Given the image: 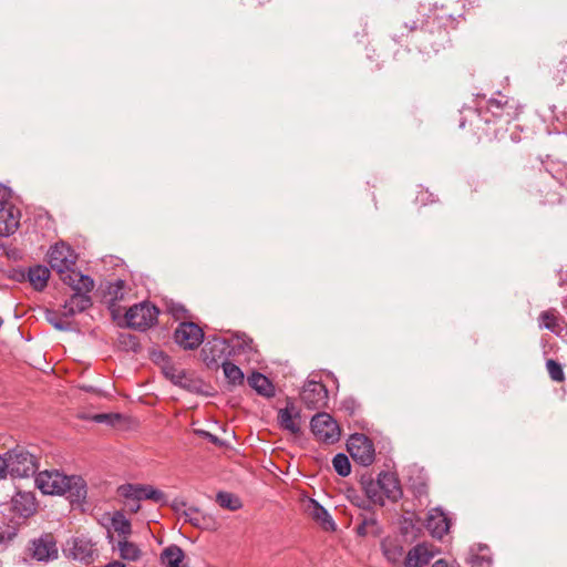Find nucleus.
<instances>
[{
  "mask_svg": "<svg viewBox=\"0 0 567 567\" xmlns=\"http://www.w3.org/2000/svg\"><path fill=\"white\" fill-rule=\"evenodd\" d=\"M196 433L198 435H200L202 437L207 439L210 443H213V444H215L217 446H223L224 445L223 441L218 436H216L215 434H212V433H209V432H207L205 430H197Z\"/></svg>",
  "mask_w": 567,
  "mask_h": 567,
  "instance_id": "37998d69",
  "label": "nucleus"
},
{
  "mask_svg": "<svg viewBox=\"0 0 567 567\" xmlns=\"http://www.w3.org/2000/svg\"><path fill=\"white\" fill-rule=\"evenodd\" d=\"M9 189L8 187H6L3 184L0 183V200L1 202H7L8 197H9Z\"/></svg>",
  "mask_w": 567,
  "mask_h": 567,
  "instance_id": "49530a36",
  "label": "nucleus"
},
{
  "mask_svg": "<svg viewBox=\"0 0 567 567\" xmlns=\"http://www.w3.org/2000/svg\"><path fill=\"white\" fill-rule=\"evenodd\" d=\"M347 449L351 457L363 466L373 463L375 454L372 441L364 434H352L347 443Z\"/></svg>",
  "mask_w": 567,
  "mask_h": 567,
  "instance_id": "6e6552de",
  "label": "nucleus"
},
{
  "mask_svg": "<svg viewBox=\"0 0 567 567\" xmlns=\"http://www.w3.org/2000/svg\"><path fill=\"white\" fill-rule=\"evenodd\" d=\"M17 536V528L11 525H4L0 527V551L8 548L11 542Z\"/></svg>",
  "mask_w": 567,
  "mask_h": 567,
  "instance_id": "e433bc0d",
  "label": "nucleus"
},
{
  "mask_svg": "<svg viewBox=\"0 0 567 567\" xmlns=\"http://www.w3.org/2000/svg\"><path fill=\"white\" fill-rule=\"evenodd\" d=\"M117 492L122 497L133 502L152 499L158 504L166 503L165 494L152 485L123 484L117 488Z\"/></svg>",
  "mask_w": 567,
  "mask_h": 567,
  "instance_id": "9d476101",
  "label": "nucleus"
},
{
  "mask_svg": "<svg viewBox=\"0 0 567 567\" xmlns=\"http://www.w3.org/2000/svg\"><path fill=\"white\" fill-rule=\"evenodd\" d=\"M278 424L282 430L291 434L300 433V413L293 404H288L286 408L279 410Z\"/></svg>",
  "mask_w": 567,
  "mask_h": 567,
  "instance_id": "aec40b11",
  "label": "nucleus"
},
{
  "mask_svg": "<svg viewBox=\"0 0 567 567\" xmlns=\"http://www.w3.org/2000/svg\"><path fill=\"white\" fill-rule=\"evenodd\" d=\"M113 416L110 415V414H104V413H101V414H95L93 416V420L97 423H110L111 422V419Z\"/></svg>",
  "mask_w": 567,
  "mask_h": 567,
  "instance_id": "c03bdc74",
  "label": "nucleus"
},
{
  "mask_svg": "<svg viewBox=\"0 0 567 567\" xmlns=\"http://www.w3.org/2000/svg\"><path fill=\"white\" fill-rule=\"evenodd\" d=\"M311 431L321 442L333 444L339 441L341 431L337 421L328 413H317L311 419Z\"/></svg>",
  "mask_w": 567,
  "mask_h": 567,
  "instance_id": "423d86ee",
  "label": "nucleus"
},
{
  "mask_svg": "<svg viewBox=\"0 0 567 567\" xmlns=\"http://www.w3.org/2000/svg\"><path fill=\"white\" fill-rule=\"evenodd\" d=\"M546 368H547L548 374L553 381H555V382L565 381V373H564L563 367L559 362H557L554 359H548L546 361Z\"/></svg>",
  "mask_w": 567,
  "mask_h": 567,
  "instance_id": "4c0bfd02",
  "label": "nucleus"
},
{
  "mask_svg": "<svg viewBox=\"0 0 567 567\" xmlns=\"http://www.w3.org/2000/svg\"><path fill=\"white\" fill-rule=\"evenodd\" d=\"M425 527L433 537L441 539L450 529V519L441 508H432L427 514Z\"/></svg>",
  "mask_w": 567,
  "mask_h": 567,
  "instance_id": "2eb2a0df",
  "label": "nucleus"
},
{
  "mask_svg": "<svg viewBox=\"0 0 567 567\" xmlns=\"http://www.w3.org/2000/svg\"><path fill=\"white\" fill-rule=\"evenodd\" d=\"M49 278L50 270L45 266L37 265L29 268L28 280L35 290H43L48 285Z\"/></svg>",
  "mask_w": 567,
  "mask_h": 567,
  "instance_id": "393cba45",
  "label": "nucleus"
},
{
  "mask_svg": "<svg viewBox=\"0 0 567 567\" xmlns=\"http://www.w3.org/2000/svg\"><path fill=\"white\" fill-rule=\"evenodd\" d=\"M104 567H126V565L122 561L114 560L112 563L106 564Z\"/></svg>",
  "mask_w": 567,
  "mask_h": 567,
  "instance_id": "de8ad7c7",
  "label": "nucleus"
},
{
  "mask_svg": "<svg viewBox=\"0 0 567 567\" xmlns=\"http://www.w3.org/2000/svg\"><path fill=\"white\" fill-rule=\"evenodd\" d=\"M383 498L396 502L402 497V488L395 474L390 472H381L378 476Z\"/></svg>",
  "mask_w": 567,
  "mask_h": 567,
  "instance_id": "a211bd4d",
  "label": "nucleus"
},
{
  "mask_svg": "<svg viewBox=\"0 0 567 567\" xmlns=\"http://www.w3.org/2000/svg\"><path fill=\"white\" fill-rule=\"evenodd\" d=\"M14 508L22 515L29 516L34 509V503L29 494H19V498H13Z\"/></svg>",
  "mask_w": 567,
  "mask_h": 567,
  "instance_id": "473e14b6",
  "label": "nucleus"
},
{
  "mask_svg": "<svg viewBox=\"0 0 567 567\" xmlns=\"http://www.w3.org/2000/svg\"><path fill=\"white\" fill-rule=\"evenodd\" d=\"M20 212L8 202L0 200V237L14 234L20 225Z\"/></svg>",
  "mask_w": 567,
  "mask_h": 567,
  "instance_id": "4468645a",
  "label": "nucleus"
},
{
  "mask_svg": "<svg viewBox=\"0 0 567 567\" xmlns=\"http://www.w3.org/2000/svg\"><path fill=\"white\" fill-rule=\"evenodd\" d=\"M434 551L426 544H417L404 558V567H423L433 558Z\"/></svg>",
  "mask_w": 567,
  "mask_h": 567,
  "instance_id": "6ab92c4d",
  "label": "nucleus"
},
{
  "mask_svg": "<svg viewBox=\"0 0 567 567\" xmlns=\"http://www.w3.org/2000/svg\"><path fill=\"white\" fill-rule=\"evenodd\" d=\"M405 28L409 29V31H414L419 28L417 21H412L411 23H405Z\"/></svg>",
  "mask_w": 567,
  "mask_h": 567,
  "instance_id": "8fccbe9b",
  "label": "nucleus"
},
{
  "mask_svg": "<svg viewBox=\"0 0 567 567\" xmlns=\"http://www.w3.org/2000/svg\"><path fill=\"white\" fill-rule=\"evenodd\" d=\"M539 318L545 322L544 328L551 331L557 332L558 320L557 318L549 311H543Z\"/></svg>",
  "mask_w": 567,
  "mask_h": 567,
  "instance_id": "a19ab883",
  "label": "nucleus"
},
{
  "mask_svg": "<svg viewBox=\"0 0 567 567\" xmlns=\"http://www.w3.org/2000/svg\"><path fill=\"white\" fill-rule=\"evenodd\" d=\"M25 551L31 559L40 563L53 561L59 557L56 539L50 533L30 539Z\"/></svg>",
  "mask_w": 567,
  "mask_h": 567,
  "instance_id": "39448f33",
  "label": "nucleus"
},
{
  "mask_svg": "<svg viewBox=\"0 0 567 567\" xmlns=\"http://www.w3.org/2000/svg\"><path fill=\"white\" fill-rule=\"evenodd\" d=\"M466 563L471 567H492L493 557L491 549L485 544H476L470 547Z\"/></svg>",
  "mask_w": 567,
  "mask_h": 567,
  "instance_id": "4be33fe9",
  "label": "nucleus"
},
{
  "mask_svg": "<svg viewBox=\"0 0 567 567\" xmlns=\"http://www.w3.org/2000/svg\"><path fill=\"white\" fill-rule=\"evenodd\" d=\"M449 19L451 20V24L454 29H456V25H457V21L455 18H453L452 16H449Z\"/></svg>",
  "mask_w": 567,
  "mask_h": 567,
  "instance_id": "864d4df0",
  "label": "nucleus"
},
{
  "mask_svg": "<svg viewBox=\"0 0 567 567\" xmlns=\"http://www.w3.org/2000/svg\"><path fill=\"white\" fill-rule=\"evenodd\" d=\"M7 471L11 477L27 478L33 476L38 468L37 456L22 446H16L6 453Z\"/></svg>",
  "mask_w": 567,
  "mask_h": 567,
  "instance_id": "20e7f679",
  "label": "nucleus"
},
{
  "mask_svg": "<svg viewBox=\"0 0 567 567\" xmlns=\"http://www.w3.org/2000/svg\"><path fill=\"white\" fill-rule=\"evenodd\" d=\"M61 280L70 286L74 292H91L94 288V280L90 276L82 275L73 268L64 274Z\"/></svg>",
  "mask_w": 567,
  "mask_h": 567,
  "instance_id": "412c9836",
  "label": "nucleus"
},
{
  "mask_svg": "<svg viewBox=\"0 0 567 567\" xmlns=\"http://www.w3.org/2000/svg\"><path fill=\"white\" fill-rule=\"evenodd\" d=\"M158 310L147 302L134 305L125 313L127 326L144 331L157 321Z\"/></svg>",
  "mask_w": 567,
  "mask_h": 567,
  "instance_id": "0eeeda50",
  "label": "nucleus"
},
{
  "mask_svg": "<svg viewBox=\"0 0 567 567\" xmlns=\"http://www.w3.org/2000/svg\"><path fill=\"white\" fill-rule=\"evenodd\" d=\"M567 73V63L565 61H559L558 64L554 68H549L547 70V76L549 81L559 86L565 82L564 74Z\"/></svg>",
  "mask_w": 567,
  "mask_h": 567,
  "instance_id": "f704fd0d",
  "label": "nucleus"
},
{
  "mask_svg": "<svg viewBox=\"0 0 567 567\" xmlns=\"http://www.w3.org/2000/svg\"><path fill=\"white\" fill-rule=\"evenodd\" d=\"M181 516L185 522L192 524L194 527L205 530H215L217 528L216 519L212 515L203 513L197 507H188L184 509Z\"/></svg>",
  "mask_w": 567,
  "mask_h": 567,
  "instance_id": "dca6fc26",
  "label": "nucleus"
},
{
  "mask_svg": "<svg viewBox=\"0 0 567 567\" xmlns=\"http://www.w3.org/2000/svg\"><path fill=\"white\" fill-rule=\"evenodd\" d=\"M223 371L227 380L233 384H240L244 381V372L239 367L229 361L223 362Z\"/></svg>",
  "mask_w": 567,
  "mask_h": 567,
  "instance_id": "2f4dec72",
  "label": "nucleus"
},
{
  "mask_svg": "<svg viewBox=\"0 0 567 567\" xmlns=\"http://www.w3.org/2000/svg\"><path fill=\"white\" fill-rule=\"evenodd\" d=\"M112 527L120 536H123L124 539L132 533L131 522L121 512L114 513L112 517Z\"/></svg>",
  "mask_w": 567,
  "mask_h": 567,
  "instance_id": "c85d7f7f",
  "label": "nucleus"
},
{
  "mask_svg": "<svg viewBox=\"0 0 567 567\" xmlns=\"http://www.w3.org/2000/svg\"><path fill=\"white\" fill-rule=\"evenodd\" d=\"M8 474L7 471V457L0 455V478L4 477Z\"/></svg>",
  "mask_w": 567,
  "mask_h": 567,
  "instance_id": "a18cd8bd",
  "label": "nucleus"
},
{
  "mask_svg": "<svg viewBox=\"0 0 567 567\" xmlns=\"http://www.w3.org/2000/svg\"><path fill=\"white\" fill-rule=\"evenodd\" d=\"M306 511L308 515L315 519L317 523L321 524L324 529L334 530L336 523L333 522L331 515L328 511L319 504L316 499H309Z\"/></svg>",
  "mask_w": 567,
  "mask_h": 567,
  "instance_id": "5701e85b",
  "label": "nucleus"
},
{
  "mask_svg": "<svg viewBox=\"0 0 567 567\" xmlns=\"http://www.w3.org/2000/svg\"><path fill=\"white\" fill-rule=\"evenodd\" d=\"M35 485L43 494L64 495L71 504H82L87 495L83 477L64 475L59 471H43L35 476Z\"/></svg>",
  "mask_w": 567,
  "mask_h": 567,
  "instance_id": "f03ea898",
  "label": "nucleus"
},
{
  "mask_svg": "<svg viewBox=\"0 0 567 567\" xmlns=\"http://www.w3.org/2000/svg\"><path fill=\"white\" fill-rule=\"evenodd\" d=\"M178 312H186V309L184 308V306H178L175 313L177 315Z\"/></svg>",
  "mask_w": 567,
  "mask_h": 567,
  "instance_id": "5fc2aeb1",
  "label": "nucleus"
},
{
  "mask_svg": "<svg viewBox=\"0 0 567 567\" xmlns=\"http://www.w3.org/2000/svg\"><path fill=\"white\" fill-rule=\"evenodd\" d=\"M163 372L167 379H169L174 384L182 385L183 379L185 378V373L182 370H177L172 364H166L163 367Z\"/></svg>",
  "mask_w": 567,
  "mask_h": 567,
  "instance_id": "58836bf2",
  "label": "nucleus"
},
{
  "mask_svg": "<svg viewBox=\"0 0 567 567\" xmlns=\"http://www.w3.org/2000/svg\"><path fill=\"white\" fill-rule=\"evenodd\" d=\"M300 398L309 410L324 409L329 401L326 385L315 380H309L305 383Z\"/></svg>",
  "mask_w": 567,
  "mask_h": 567,
  "instance_id": "9b49d317",
  "label": "nucleus"
},
{
  "mask_svg": "<svg viewBox=\"0 0 567 567\" xmlns=\"http://www.w3.org/2000/svg\"><path fill=\"white\" fill-rule=\"evenodd\" d=\"M47 320L58 330L65 331L69 330V324H66L61 318H58L54 312L49 311L47 313Z\"/></svg>",
  "mask_w": 567,
  "mask_h": 567,
  "instance_id": "79ce46f5",
  "label": "nucleus"
},
{
  "mask_svg": "<svg viewBox=\"0 0 567 567\" xmlns=\"http://www.w3.org/2000/svg\"><path fill=\"white\" fill-rule=\"evenodd\" d=\"M334 471L340 476H348L351 473V464L348 456L343 453H338L332 460Z\"/></svg>",
  "mask_w": 567,
  "mask_h": 567,
  "instance_id": "c9c22d12",
  "label": "nucleus"
},
{
  "mask_svg": "<svg viewBox=\"0 0 567 567\" xmlns=\"http://www.w3.org/2000/svg\"><path fill=\"white\" fill-rule=\"evenodd\" d=\"M432 567H452L451 565L447 564V561L443 560V559H440L437 561H435Z\"/></svg>",
  "mask_w": 567,
  "mask_h": 567,
  "instance_id": "09e8293b",
  "label": "nucleus"
},
{
  "mask_svg": "<svg viewBox=\"0 0 567 567\" xmlns=\"http://www.w3.org/2000/svg\"><path fill=\"white\" fill-rule=\"evenodd\" d=\"M465 2H467L470 6H474L478 0H464Z\"/></svg>",
  "mask_w": 567,
  "mask_h": 567,
  "instance_id": "6e6d98bb",
  "label": "nucleus"
},
{
  "mask_svg": "<svg viewBox=\"0 0 567 567\" xmlns=\"http://www.w3.org/2000/svg\"><path fill=\"white\" fill-rule=\"evenodd\" d=\"M382 550L386 560L393 565H404V548L398 539L386 538L382 542Z\"/></svg>",
  "mask_w": 567,
  "mask_h": 567,
  "instance_id": "b1692460",
  "label": "nucleus"
},
{
  "mask_svg": "<svg viewBox=\"0 0 567 567\" xmlns=\"http://www.w3.org/2000/svg\"><path fill=\"white\" fill-rule=\"evenodd\" d=\"M357 534L360 536L378 534V520L373 514L362 516V520L357 527Z\"/></svg>",
  "mask_w": 567,
  "mask_h": 567,
  "instance_id": "7c9ffc66",
  "label": "nucleus"
},
{
  "mask_svg": "<svg viewBox=\"0 0 567 567\" xmlns=\"http://www.w3.org/2000/svg\"><path fill=\"white\" fill-rule=\"evenodd\" d=\"M117 549L120 557L124 560L136 561L142 556L140 547L136 544L128 542L126 538L118 542Z\"/></svg>",
  "mask_w": 567,
  "mask_h": 567,
  "instance_id": "bb28decb",
  "label": "nucleus"
},
{
  "mask_svg": "<svg viewBox=\"0 0 567 567\" xmlns=\"http://www.w3.org/2000/svg\"><path fill=\"white\" fill-rule=\"evenodd\" d=\"M248 383L261 395L268 398L274 395V385L271 384L270 380L259 372H254L251 375H249Z\"/></svg>",
  "mask_w": 567,
  "mask_h": 567,
  "instance_id": "a878e982",
  "label": "nucleus"
},
{
  "mask_svg": "<svg viewBox=\"0 0 567 567\" xmlns=\"http://www.w3.org/2000/svg\"><path fill=\"white\" fill-rule=\"evenodd\" d=\"M90 292H74L63 305L62 317L71 318L92 306Z\"/></svg>",
  "mask_w": 567,
  "mask_h": 567,
  "instance_id": "f3484780",
  "label": "nucleus"
},
{
  "mask_svg": "<svg viewBox=\"0 0 567 567\" xmlns=\"http://www.w3.org/2000/svg\"><path fill=\"white\" fill-rule=\"evenodd\" d=\"M364 492L367 497L373 502L374 504H379L381 506L384 505V498L382 495V491L380 488L379 481H370L364 484Z\"/></svg>",
  "mask_w": 567,
  "mask_h": 567,
  "instance_id": "72a5a7b5",
  "label": "nucleus"
},
{
  "mask_svg": "<svg viewBox=\"0 0 567 567\" xmlns=\"http://www.w3.org/2000/svg\"><path fill=\"white\" fill-rule=\"evenodd\" d=\"M184 556L182 548L176 545L166 547L162 553V559L166 563V567H181Z\"/></svg>",
  "mask_w": 567,
  "mask_h": 567,
  "instance_id": "cd10ccee",
  "label": "nucleus"
},
{
  "mask_svg": "<svg viewBox=\"0 0 567 567\" xmlns=\"http://www.w3.org/2000/svg\"><path fill=\"white\" fill-rule=\"evenodd\" d=\"M466 111L467 113L463 118V128L468 123L467 133H471L473 140L477 141L489 137L492 125L497 121L511 122L517 115L514 100L499 92L496 97L486 101L485 106L480 105Z\"/></svg>",
  "mask_w": 567,
  "mask_h": 567,
  "instance_id": "f257e3e1",
  "label": "nucleus"
},
{
  "mask_svg": "<svg viewBox=\"0 0 567 567\" xmlns=\"http://www.w3.org/2000/svg\"><path fill=\"white\" fill-rule=\"evenodd\" d=\"M94 545L91 539L80 536L73 537L66 543L68 556L74 560L90 564L93 560Z\"/></svg>",
  "mask_w": 567,
  "mask_h": 567,
  "instance_id": "ddd939ff",
  "label": "nucleus"
},
{
  "mask_svg": "<svg viewBox=\"0 0 567 567\" xmlns=\"http://www.w3.org/2000/svg\"><path fill=\"white\" fill-rule=\"evenodd\" d=\"M174 340L181 348L194 350L202 344L204 332L194 322H181L174 332Z\"/></svg>",
  "mask_w": 567,
  "mask_h": 567,
  "instance_id": "f8f14e48",
  "label": "nucleus"
},
{
  "mask_svg": "<svg viewBox=\"0 0 567 567\" xmlns=\"http://www.w3.org/2000/svg\"><path fill=\"white\" fill-rule=\"evenodd\" d=\"M216 502L219 506L229 511H237L243 506L239 497L228 492H218L216 495Z\"/></svg>",
  "mask_w": 567,
  "mask_h": 567,
  "instance_id": "c756f323",
  "label": "nucleus"
},
{
  "mask_svg": "<svg viewBox=\"0 0 567 567\" xmlns=\"http://www.w3.org/2000/svg\"><path fill=\"white\" fill-rule=\"evenodd\" d=\"M130 509H131L132 512H137V511L140 509V504H138V502H133V501H132V505L130 506Z\"/></svg>",
  "mask_w": 567,
  "mask_h": 567,
  "instance_id": "603ef678",
  "label": "nucleus"
},
{
  "mask_svg": "<svg viewBox=\"0 0 567 567\" xmlns=\"http://www.w3.org/2000/svg\"><path fill=\"white\" fill-rule=\"evenodd\" d=\"M21 566H22V567H28V564H27V559H25V558H23V559H22Z\"/></svg>",
  "mask_w": 567,
  "mask_h": 567,
  "instance_id": "4d7b16f0",
  "label": "nucleus"
},
{
  "mask_svg": "<svg viewBox=\"0 0 567 567\" xmlns=\"http://www.w3.org/2000/svg\"><path fill=\"white\" fill-rule=\"evenodd\" d=\"M154 357H155L156 359L161 358V359H163V360H165V361H167V360H168L167 355H166L164 352H162V351H159L158 353H154Z\"/></svg>",
  "mask_w": 567,
  "mask_h": 567,
  "instance_id": "3c124183",
  "label": "nucleus"
},
{
  "mask_svg": "<svg viewBox=\"0 0 567 567\" xmlns=\"http://www.w3.org/2000/svg\"><path fill=\"white\" fill-rule=\"evenodd\" d=\"M210 346L212 360L244 355L246 360L255 352L252 340L246 334L236 333L229 339L214 338L207 343Z\"/></svg>",
  "mask_w": 567,
  "mask_h": 567,
  "instance_id": "7ed1b4c3",
  "label": "nucleus"
},
{
  "mask_svg": "<svg viewBox=\"0 0 567 567\" xmlns=\"http://www.w3.org/2000/svg\"><path fill=\"white\" fill-rule=\"evenodd\" d=\"M76 262L74 250L61 241L51 247L49 251V264L52 269L60 274V278L73 268Z\"/></svg>",
  "mask_w": 567,
  "mask_h": 567,
  "instance_id": "1a4fd4ad",
  "label": "nucleus"
},
{
  "mask_svg": "<svg viewBox=\"0 0 567 567\" xmlns=\"http://www.w3.org/2000/svg\"><path fill=\"white\" fill-rule=\"evenodd\" d=\"M124 286L125 282L121 279L116 280L115 282L111 284L109 287V295L112 296V301L122 300L124 297Z\"/></svg>",
  "mask_w": 567,
  "mask_h": 567,
  "instance_id": "ea45409f",
  "label": "nucleus"
}]
</instances>
